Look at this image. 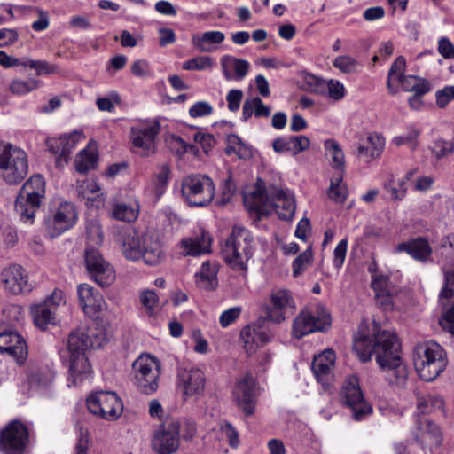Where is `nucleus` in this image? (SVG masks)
I'll return each instance as SVG.
<instances>
[{
	"label": "nucleus",
	"instance_id": "nucleus-60",
	"mask_svg": "<svg viewBox=\"0 0 454 454\" xmlns=\"http://www.w3.org/2000/svg\"><path fill=\"white\" fill-rule=\"evenodd\" d=\"M21 65L35 69L38 75L50 74L57 71V67L55 65L43 60L27 59L21 63Z\"/></svg>",
	"mask_w": 454,
	"mask_h": 454
},
{
	"label": "nucleus",
	"instance_id": "nucleus-32",
	"mask_svg": "<svg viewBox=\"0 0 454 454\" xmlns=\"http://www.w3.org/2000/svg\"><path fill=\"white\" fill-rule=\"evenodd\" d=\"M69 337V340H106L107 333L101 323L90 321L71 332Z\"/></svg>",
	"mask_w": 454,
	"mask_h": 454
},
{
	"label": "nucleus",
	"instance_id": "nucleus-3",
	"mask_svg": "<svg viewBox=\"0 0 454 454\" xmlns=\"http://www.w3.org/2000/svg\"><path fill=\"white\" fill-rule=\"evenodd\" d=\"M122 251L127 259H142L144 263L150 266L159 265L166 258L161 239L153 232H146L141 236H128L123 243Z\"/></svg>",
	"mask_w": 454,
	"mask_h": 454
},
{
	"label": "nucleus",
	"instance_id": "nucleus-26",
	"mask_svg": "<svg viewBox=\"0 0 454 454\" xmlns=\"http://www.w3.org/2000/svg\"><path fill=\"white\" fill-rule=\"evenodd\" d=\"M417 428L416 440L424 448H428L432 450L442 444V436L436 424L427 419H420Z\"/></svg>",
	"mask_w": 454,
	"mask_h": 454
},
{
	"label": "nucleus",
	"instance_id": "nucleus-36",
	"mask_svg": "<svg viewBox=\"0 0 454 454\" xmlns=\"http://www.w3.org/2000/svg\"><path fill=\"white\" fill-rule=\"evenodd\" d=\"M218 267L215 262L206 261L202 263L200 270L195 274L196 285L204 290L213 291L217 287Z\"/></svg>",
	"mask_w": 454,
	"mask_h": 454
},
{
	"label": "nucleus",
	"instance_id": "nucleus-51",
	"mask_svg": "<svg viewBox=\"0 0 454 454\" xmlns=\"http://www.w3.org/2000/svg\"><path fill=\"white\" fill-rule=\"evenodd\" d=\"M139 301L145 313L149 317H153L155 314L160 302L159 296L155 291L151 289L141 290L139 293Z\"/></svg>",
	"mask_w": 454,
	"mask_h": 454
},
{
	"label": "nucleus",
	"instance_id": "nucleus-4",
	"mask_svg": "<svg viewBox=\"0 0 454 454\" xmlns=\"http://www.w3.org/2000/svg\"><path fill=\"white\" fill-rule=\"evenodd\" d=\"M414 368L425 381H432L447 365V355L438 342H419L413 350Z\"/></svg>",
	"mask_w": 454,
	"mask_h": 454
},
{
	"label": "nucleus",
	"instance_id": "nucleus-30",
	"mask_svg": "<svg viewBox=\"0 0 454 454\" xmlns=\"http://www.w3.org/2000/svg\"><path fill=\"white\" fill-rule=\"evenodd\" d=\"M224 40L225 35L223 32L211 30L193 35L192 44L200 52L210 53L215 51Z\"/></svg>",
	"mask_w": 454,
	"mask_h": 454
},
{
	"label": "nucleus",
	"instance_id": "nucleus-18",
	"mask_svg": "<svg viewBox=\"0 0 454 454\" xmlns=\"http://www.w3.org/2000/svg\"><path fill=\"white\" fill-rule=\"evenodd\" d=\"M160 131V125L157 121L131 128L130 137L134 152L141 156L153 154L156 151L155 139Z\"/></svg>",
	"mask_w": 454,
	"mask_h": 454
},
{
	"label": "nucleus",
	"instance_id": "nucleus-53",
	"mask_svg": "<svg viewBox=\"0 0 454 454\" xmlns=\"http://www.w3.org/2000/svg\"><path fill=\"white\" fill-rule=\"evenodd\" d=\"M39 86L40 82L35 79L28 81L15 79L10 83L9 90L12 94L21 96L38 89Z\"/></svg>",
	"mask_w": 454,
	"mask_h": 454
},
{
	"label": "nucleus",
	"instance_id": "nucleus-7",
	"mask_svg": "<svg viewBox=\"0 0 454 454\" xmlns=\"http://www.w3.org/2000/svg\"><path fill=\"white\" fill-rule=\"evenodd\" d=\"M181 193L191 207H204L211 204L215 194V185L211 177L202 174H191L181 183Z\"/></svg>",
	"mask_w": 454,
	"mask_h": 454
},
{
	"label": "nucleus",
	"instance_id": "nucleus-22",
	"mask_svg": "<svg viewBox=\"0 0 454 454\" xmlns=\"http://www.w3.org/2000/svg\"><path fill=\"white\" fill-rule=\"evenodd\" d=\"M233 397L238 406L247 416L254 412L256 404L255 381L251 375L239 379L233 389Z\"/></svg>",
	"mask_w": 454,
	"mask_h": 454
},
{
	"label": "nucleus",
	"instance_id": "nucleus-8",
	"mask_svg": "<svg viewBox=\"0 0 454 454\" xmlns=\"http://www.w3.org/2000/svg\"><path fill=\"white\" fill-rule=\"evenodd\" d=\"M27 170L28 162L25 151L11 145L0 148V176L7 184L21 182Z\"/></svg>",
	"mask_w": 454,
	"mask_h": 454
},
{
	"label": "nucleus",
	"instance_id": "nucleus-49",
	"mask_svg": "<svg viewBox=\"0 0 454 454\" xmlns=\"http://www.w3.org/2000/svg\"><path fill=\"white\" fill-rule=\"evenodd\" d=\"M87 247L100 246L103 242V231L97 218H91L86 222Z\"/></svg>",
	"mask_w": 454,
	"mask_h": 454
},
{
	"label": "nucleus",
	"instance_id": "nucleus-61",
	"mask_svg": "<svg viewBox=\"0 0 454 454\" xmlns=\"http://www.w3.org/2000/svg\"><path fill=\"white\" fill-rule=\"evenodd\" d=\"M100 192V186L94 180H86L78 187V193L83 199L90 200L98 196Z\"/></svg>",
	"mask_w": 454,
	"mask_h": 454
},
{
	"label": "nucleus",
	"instance_id": "nucleus-31",
	"mask_svg": "<svg viewBox=\"0 0 454 454\" xmlns=\"http://www.w3.org/2000/svg\"><path fill=\"white\" fill-rule=\"evenodd\" d=\"M385 146V139L378 133H370L363 144L356 146V154L359 159H364L366 161L379 157Z\"/></svg>",
	"mask_w": 454,
	"mask_h": 454
},
{
	"label": "nucleus",
	"instance_id": "nucleus-15",
	"mask_svg": "<svg viewBox=\"0 0 454 454\" xmlns=\"http://www.w3.org/2000/svg\"><path fill=\"white\" fill-rule=\"evenodd\" d=\"M87 408L93 415L106 420L117 419L123 411V404L114 392L98 391L87 398Z\"/></svg>",
	"mask_w": 454,
	"mask_h": 454
},
{
	"label": "nucleus",
	"instance_id": "nucleus-59",
	"mask_svg": "<svg viewBox=\"0 0 454 454\" xmlns=\"http://www.w3.org/2000/svg\"><path fill=\"white\" fill-rule=\"evenodd\" d=\"M170 168L168 165L160 166L154 178V189L157 195H161L168 183Z\"/></svg>",
	"mask_w": 454,
	"mask_h": 454
},
{
	"label": "nucleus",
	"instance_id": "nucleus-35",
	"mask_svg": "<svg viewBox=\"0 0 454 454\" xmlns=\"http://www.w3.org/2000/svg\"><path fill=\"white\" fill-rule=\"evenodd\" d=\"M391 360V366L384 369L385 378L388 383L397 387H403L406 385L408 380V369L403 363L402 358H399L397 353Z\"/></svg>",
	"mask_w": 454,
	"mask_h": 454
},
{
	"label": "nucleus",
	"instance_id": "nucleus-14",
	"mask_svg": "<svg viewBox=\"0 0 454 454\" xmlns=\"http://www.w3.org/2000/svg\"><path fill=\"white\" fill-rule=\"evenodd\" d=\"M29 442L28 427L20 420H12L0 431V451L3 454H26Z\"/></svg>",
	"mask_w": 454,
	"mask_h": 454
},
{
	"label": "nucleus",
	"instance_id": "nucleus-1",
	"mask_svg": "<svg viewBox=\"0 0 454 454\" xmlns=\"http://www.w3.org/2000/svg\"><path fill=\"white\" fill-rule=\"evenodd\" d=\"M295 310V302L287 289H276L270 293V304L265 306V317H260L254 323L242 328V340H270L274 338L268 321L275 324L284 322Z\"/></svg>",
	"mask_w": 454,
	"mask_h": 454
},
{
	"label": "nucleus",
	"instance_id": "nucleus-64",
	"mask_svg": "<svg viewBox=\"0 0 454 454\" xmlns=\"http://www.w3.org/2000/svg\"><path fill=\"white\" fill-rule=\"evenodd\" d=\"M347 249H348V239H343L338 243L337 247H335V249L333 251V265L337 269H340L343 265L345 258H346Z\"/></svg>",
	"mask_w": 454,
	"mask_h": 454
},
{
	"label": "nucleus",
	"instance_id": "nucleus-24",
	"mask_svg": "<svg viewBox=\"0 0 454 454\" xmlns=\"http://www.w3.org/2000/svg\"><path fill=\"white\" fill-rule=\"evenodd\" d=\"M79 306L82 311L92 317L106 308V302L99 292H96L89 284L77 286Z\"/></svg>",
	"mask_w": 454,
	"mask_h": 454
},
{
	"label": "nucleus",
	"instance_id": "nucleus-50",
	"mask_svg": "<svg viewBox=\"0 0 454 454\" xmlns=\"http://www.w3.org/2000/svg\"><path fill=\"white\" fill-rule=\"evenodd\" d=\"M342 174L340 173L336 177L331 181V185L328 189L329 198L336 203H343L348 196L347 186L342 183Z\"/></svg>",
	"mask_w": 454,
	"mask_h": 454
},
{
	"label": "nucleus",
	"instance_id": "nucleus-46",
	"mask_svg": "<svg viewBox=\"0 0 454 454\" xmlns=\"http://www.w3.org/2000/svg\"><path fill=\"white\" fill-rule=\"evenodd\" d=\"M0 354L12 358L19 364H22L28 355L27 342H15L6 347L0 346Z\"/></svg>",
	"mask_w": 454,
	"mask_h": 454
},
{
	"label": "nucleus",
	"instance_id": "nucleus-55",
	"mask_svg": "<svg viewBox=\"0 0 454 454\" xmlns=\"http://www.w3.org/2000/svg\"><path fill=\"white\" fill-rule=\"evenodd\" d=\"M419 134L417 129L411 128L406 133L394 137L393 143L397 146L406 145L414 150L418 145Z\"/></svg>",
	"mask_w": 454,
	"mask_h": 454
},
{
	"label": "nucleus",
	"instance_id": "nucleus-2",
	"mask_svg": "<svg viewBox=\"0 0 454 454\" xmlns=\"http://www.w3.org/2000/svg\"><path fill=\"white\" fill-rule=\"evenodd\" d=\"M243 200L247 211L254 213L259 218L274 211L280 219L291 220L296 207L291 192L277 187L266 192L260 184L252 192H245Z\"/></svg>",
	"mask_w": 454,
	"mask_h": 454
},
{
	"label": "nucleus",
	"instance_id": "nucleus-62",
	"mask_svg": "<svg viewBox=\"0 0 454 454\" xmlns=\"http://www.w3.org/2000/svg\"><path fill=\"white\" fill-rule=\"evenodd\" d=\"M8 338L10 340H26V337L21 334L15 325L0 324V339Z\"/></svg>",
	"mask_w": 454,
	"mask_h": 454
},
{
	"label": "nucleus",
	"instance_id": "nucleus-41",
	"mask_svg": "<svg viewBox=\"0 0 454 454\" xmlns=\"http://www.w3.org/2000/svg\"><path fill=\"white\" fill-rule=\"evenodd\" d=\"M224 151L227 155L235 154L239 159L244 160L249 159L252 156L251 149L235 134H231L226 137V147Z\"/></svg>",
	"mask_w": 454,
	"mask_h": 454
},
{
	"label": "nucleus",
	"instance_id": "nucleus-23",
	"mask_svg": "<svg viewBox=\"0 0 454 454\" xmlns=\"http://www.w3.org/2000/svg\"><path fill=\"white\" fill-rule=\"evenodd\" d=\"M2 282L5 290L12 294L29 293L33 289L27 270L19 264L10 265L3 270Z\"/></svg>",
	"mask_w": 454,
	"mask_h": 454
},
{
	"label": "nucleus",
	"instance_id": "nucleus-19",
	"mask_svg": "<svg viewBox=\"0 0 454 454\" xmlns=\"http://www.w3.org/2000/svg\"><path fill=\"white\" fill-rule=\"evenodd\" d=\"M179 429L180 424L176 420L161 424L152 439L153 450L158 454L176 452L179 447Z\"/></svg>",
	"mask_w": 454,
	"mask_h": 454
},
{
	"label": "nucleus",
	"instance_id": "nucleus-52",
	"mask_svg": "<svg viewBox=\"0 0 454 454\" xmlns=\"http://www.w3.org/2000/svg\"><path fill=\"white\" fill-rule=\"evenodd\" d=\"M214 67V60L209 56H198L183 63L182 68L187 71L210 70Z\"/></svg>",
	"mask_w": 454,
	"mask_h": 454
},
{
	"label": "nucleus",
	"instance_id": "nucleus-29",
	"mask_svg": "<svg viewBox=\"0 0 454 454\" xmlns=\"http://www.w3.org/2000/svg\"><path fill=\"white\" fill-rule=\"evenodd\" d=\"M223 74L228 81H241L247 74L250 64L247 60L224 55L220 60Z\"/></svg>",
	"mask_w": 454,
	"mask_h": 454
},
{
	"label": "nucleus",
	"instance_id": "nucleus-44",
	"mask_svg": "<svg viewBox=\"0 0 454 454\" xmlns=\"http://www.w3.org/2000/svg\"><path fill=\"white\" fill-rule=\"evenodd\" d=\"M325 148L331 156L332 167L342 174L345 170V155L340 144L334 139H327Z\"/></svg>",
	"mask_w": 454,
	"mask_h": 454
},
{
	"label": "nucleus",
	"instance_id": "nucleus-40",
	"mask_svg": "<svg viewBox=\"0 0 454 454\" xmlns=\"http://www.w3.org/2000/svg\"><path fill=\"white\" fill-rule=\"evenodd\" d=\"M398 83L404 91L413 92L417 96L425 95L430 90L427 80L416 75H406Z\"/></svg>",
	"mask_w": 454,
	"mask_h": 454
},
{
	"label": "nucleus",
	"instance_id": "nucleus-6",
	"mask_svg": "<svg viewBox=\"0 0 454 454\" xmlns=\"http://www.w3.org/2000/svg\"><path fill=\"white\" fill-rule=\"evenodd\" d=\"M45 195V182L42 176H31L22 186L16 199L15 210L24 223L32 224L35 212Z\"/></svg>",
	"mask_w": 454,
	"mask_h": 454
},
{
	"label": "nucleus",
	"instance_id": "nucleus-12",
	"mask_svg": "<svg viewBox=\"0 0 454 454\" xmlns=\"http://www.w3.org/2000/svg\"><path fill=\"white\" fill-rule=\"evenodd\" d=\"M132 367L137 388L146 395L154 393L159 387V362L149 355H142L133 363Z\"/></svg>",
	"mask_w": 454,
	"mask_h": 454
},
{
	"label": "nucleus",
	"instance_id": "nucleus-11",
	"mask_svg": "<svg viewBox=\"0 0 454 454\" xmlns=\"http://www.w3.org/2000/svg\"><path fill=\"white\" fill-rule=\"evenodd\" d=\"M65 303L64 292L56 288L43 301L32 304L29 311L34 325L42 331L47 330L50 325H56L57 310Z\"/></svg>",
	"mask_w": 454,
	"mask_h": 454
},
{
	"label": "nucleus",
	"instance_id": "nucleus-38",
	"mask_svg": "<svg viewBox=\"0 0 454 454\" xmlns=\"http://www.w3.org/2000/svg\"><path fill=\"white\" fill-rule=\"evenodd\" d=\"M270 107L266 106L259 97L247 98L242 108V118L247 121L252 115L256 118H268L270 115Z\"/></svg>",
	"mask_w": 454,
	"mask_h": 454
},
{
	"label": "nucleus",
	"instance_id": "nucleus-16",
	"mask_svg": "<svg viewBox=\"0 0 454 454\" xmlns=\"http://www.w3.org/2000/svg\"><path fill=\"white\" fill-rule=\"evenodd\" d=\"M177 389L182 398H200L205 390L206 375L204 372L195 366H183L177 369Z\"/></svg>",
	"mask_w": 454,
	"mask_h": 454
},
{
	"label": "nucleus",
	"instance_id": "nucleus-25",
	"mask_svg": "<svg viewBox=\"0 0 454 454\" xmlns=\"http://www.w3.org/2000/svg\"><path fill=\"white\" fill-rule=\"evenodd\" d=\"M453 295L454 288L447 286H443L439 294V303L442 310L439 324L451 338H454V301H450Z\"/></svg>",
	"mask_w": 454,
	"mask_h": 454
},
{
	"label": "nucleus",
	"instance_id": "nucleus-5",
	"mask_svg": "<svg viewBox=\"0 0 454 454\" xmlns=\"http://www.w3.org/2000/svg\"><path fill=\"white\" fill-rule=\"evenodd\" d=\"M254 251V239L246 228L235 225L223 248V256L234 270L246 271Z\"/></svg>",
	"mask_w": 454,
	"mask_h": 454
},
{
	"label": "nucleus",
	"instance_id": "nucleus-28",
	"mask_svg": "<svg viewBox=\"0 0 454 454\" xmlns=\"http://www.w3.org/2000/svg\"><path fill=\"white\" fill-rule=\"evenodd\" d=\"M211 238L206 231L185 237L180 241L181 254L184 256H196L209 252Z\"/></svg>",
	"mask_w": 454,
	"mask_h": 454
},
{
	"label": "nucleus",
	"instance_id": "nucleus-56",
	"mask_svg": "<svg viewBox=\"0 0 454 454\" xmlns=\"http://www.w3.org/2000/svg\"><path fill=\"white\" fill-rule=\"evenodd\" d=\"M313 254L310 248L299 254L293 262V274L297 277L301 274L312 262Z\"/></svg>",
	"mask_w": 454,
	"mask_h": 454
},
{
	"label": "nucleus",
	"instance_id": "nucleus-57",
	"mask_svg": "<svg viewBox=\"0 0 454 454\" xmlns=\"http://www.w3.org/2000/svg\"><path fill=\"white\" fill-rule=\"evenodd\" d=\"M375 348L374 342H353V350L363 363L370 361L372 355H375Z\"/></svg>",
	"mask_w": 454,
	"mask_h": 454
},
{
	"label": "nucleus",
	"instance_id": "nucleus-47",
	"mask_svg": "<svg viewBox=\"0 0 454 454\" xmlns=\"http://www.w3.org/2000/svg\"><path fill=\"white\" fill-rule=\"evenodd\" d=\"M97 160V154L92 149L87 147L82 150L75 158L76 170L80 173H86L96 167Z\"/></svg>",
	"mask_w": 454,
	"mask_h": 454
},
{
	"label": "nucleus",
	"instance_id": "nucleus-20",
	"mask_svg": "<svg viewBox=\"0 0 454 454\" xmlns=\"http://www.w3.org/2000/svg\"><path fill=\"white\" fill-rule=\"evenodd\" d=\"M76 210L73 203H61L51 217L46 220V229L51 237H56L73 227L76 223Z\"/></svg>",
	"mask_w": 454,
	"mask_h": 454
},
{
	"label": "nucleus",
	"instance_id": "nucleus-17",
	"mask_svg": "<svg viewBox=\"0 0 454 454\" xmlns=\"http://www.w3.org/2000/svg\"><path fill=\"white\" fill-rule=\"evenodd\" d=\"M84 261L90 278L101 286H107L115 278L112 266L95 247H86Z\"/></svg>",
	"mask_w": 454,
	"mask_h": 454
},
{
	"label": "nucleus",
	"instance_id": "nucleus-33",
	"mask_svg": "<svg viewBox=\"0 0 454 454\" xmlns=\"http://www.w3.org/2000/svg\"><path fill=\"white\" fill-rule=\"evenodd\" d=\"M308 82L315 85L314 91L317 93H324L326 90L327 95L336 101L342 99L346 93L344 85L338 80L326 81L311 75L309 77Z\"/></svg>",
	"mask_w": 454,
	"mask_h": 454
},
{
	"label": "nucleus",
	"instance_id": "nucleus-42",
	"mask_svg": "<svg viewBox=\"0 0 454 454\" xmlns=\"http://www.w3.org/2000/svg\"><path fill=\"white\" fill-rule=\"evenodd\" d=\"M311 369L317 381L323 387L324 390H330L334 380L333 368L329 367L326 364H321L317 361L312 362Z\"/></svg>",
	"mask_w": 454,
	"mask_h": 454
},
{
	"label": "nucleus",
	"instance_id": "nucleus-21",
	"mask_svg": "<svg viewBox=\"0 0 454 454\" xmlns=\"http://www.w3.org/2000/svg\"><path fill=\"white\" fill-rule=\"evenodd\" d=\"M85 138L82 130H74L59 137L51 138L47 141L49 151L58 155L56 164L60 167L67 163L69 156L76 145Z\"/></svg>",
	"mask_w": 454,
	"mask_h": 454
},
{
	"label": "nucleus",
	"instance_id": "nucleus-13",
	"mask_svg": "<svg viewBox=\"0 0 454 454\" xmlns=\"http://www.w3.org/2000/svg\"><path fill=\"white\" fill-rule=\"evenodd\" d=\"M340 399L342 403L351 410L352 418L356 421L364 419L372 412V407L365 401L356 375H350L345 380Z\"/></svg>",
	"mask_w": 454,
	"mask_h": 454
},
{
	"label": "nucleus",
	"instance_id": "nucleus-43",
	"mask_svg": "<svg viewBox=\"0 0 454 454\" xmlns=\"http://www.w3.org/2000/svg\"><path fill=\"white\" fill-rule=\"evenodd\" d=\"M139 214V206L137 202L132 204L117 203L112 210V216L119 221L131 223L135 221Z\"/></svg>",
	"mask_w": 454,
	"mask_h": 454
},
{
	"label": "nucleus",
	"instance_id": "nucleus-39",
	"mask_svg": "<svg viewBox=\"0 0 454 454\" xmlns=\"http://www.w3.org/2000/svg\"><path fill=\"white\" fill-rule=\"evenodd\" d=\"M406 70V60L403 56L397 57L392 63L387 74V87L390 94L395 95L398 92L397 86L393 82H400L404 76Z\"/></svg>",
	"mask_w": 454,
	"mask_h": 454
},
{
	"label": "nucleus",
	"instance_id": "nucleus-27",
	"mask_svg": "<svg viewBox=\"0 0 454 454\" xmlns=\"http://www.w3.org/2000/svg\"><path fill=\"white\" fill-rule=\"evenodd\" d=\"M359 337L356 340H395L396 333L389 329L382 328L376 321L369 322L363 319L358 325Z\"/></svg>",
	"mask_w": 454,
	"mask_h": 454
},
{
	"label": "nucleus",
	"instance_id": "nucleus-63",
	"mask_svg": "<svg viewBox=\"0 0 454 454\" xmlns=\"http://www.w3.org/2000/svg\"><path fill=\"white\" fill-rule=\"evenodd\" d=\"M212 113V106L206 101H199L189 109V114L192 118L208 116Z\"/></svg>",
	"mask_w": 454,
	"mask_h": 454
},
{
	"label": "nucleus",
	"instance_id": "nucleus-45",
	"mask_svg": "<svg viewBox=\"0 0 454 454\" xmlns=\"http://www.w3.org/2000/svg\"><path fill=\"white\" fill-rule=\"evenodd\" d=\"M372 288L375 294L380 295H397L399 289L390 283L389 278L384 274H374L372 279Z\"/></svg>",
	"mask_w": 454,
	"mask_h": 454
},
{
	"label": "nucleus",
	"instance_id": "nucleus-54",
	"mask_svg": "<svg viewBox=\"0 0 454 454\" xmlns=\"http://www.w3.org/2000/svg\"><path fill=\"white\" fill-rule=\"evenodd\" d=\"M431 150L437 160L448 156L454 151V137L451 140L436 139L433 143Z\"/></svg>",
	"mask_w": 454,
	"mask_h": 454
},
{
	"label": "nucleus",
	"instance_id": "nucleus-37",
	"mask_svg": "<svg viewBox=\"0 0 454 454\" xmlns=\"http://www.w3.org/2000/svg\"><path fill=\"white\" fill-rule=\"evenodd\" d=\"M375 359L381 370L391 366L392 357L397 353L399 358H402L401 342H374Z\"/></svg>",
	"mask_w": 454,
	"mask_h": 454
},
{
	"label": "nucleus",
	"instance_id": "nucleus-9",
	"mask_svg": "<svg viewBox=\"0 0 454 454\" xmlns=\"http://www.w3.org/2000/svg\"><path fill=\"white\" fill-rule=\"evenodd\" d=\"M332 325L329 311L322 304H317L313 309H303L293 321L292 335L301 339L314 332H325Z\"/></svg>",
	"mask_w": 454,
	"mask_h": 454
},
{
	"label": "nucleus",
	"instance_id": "nucleus-34",
	"mask_svg": "<svg viewBox=\"0 0 454 454\" xmlns=\"http://www.w3.org/2000/svg\"><path fill=\"white\" fill-rule=\"evenodd\" d=\"M396 252H406L418 261L426 262L431 255L432 249L428 242L422 238L403 242L395 247Z\"/></svg>",
	"mask_w": 454,
	"mask_h": 454
},
{
	"label": "nucleus",
	"instance_id": "nucleus-58",
	"mask_svg": "<svg viewBox=\"0 0 454 454\" xmlns=\"http://www.w3.org/2000/svg\"><path fill=\"white\" fill-rule=\"evenodd\" d=\"M333 65L344 74H351L356 71L358 61L349 55H341L334 59Z\"/></svg>",
	"mask_w": 454,
	"mask_h": 454
},
{
	"label": "nucleus",
	"instance_id": "nucleus-48",
	"mask_svg": "<svg viewBox=\"0 0 454 454\" xmlns=\"http://www.w3.org/2000/svg\"><path fill=\"white\" fill-rule=\"evenodd\" d=\"M383 188L390 194V200L393 201L402 200L407 193V188L403 181H395L393 175L383 183Z\"/></svg>",
	"mask_w": 454,
	"mask_h": 454
},
{
	"label": "nucleus",
	"instance_id": "nucleus-10",
	"mask_svg": "<svg viewBox=\"0 0 454 454\" xmlns=\"http://www.w3.org/2000/svg\"><path fill=\"white\" fill-rule=\"evenodd\" d=\"M88 350V342H67V348L60 351L63 358L68 357V381L74 386L89 378L91 372V366L86 355Z\"/></svg>",
	"mask_w": 454,
	"mask_h": 454
}]
</instances>
